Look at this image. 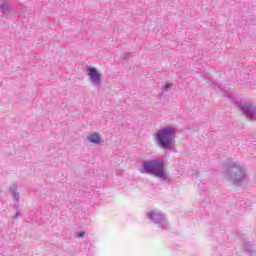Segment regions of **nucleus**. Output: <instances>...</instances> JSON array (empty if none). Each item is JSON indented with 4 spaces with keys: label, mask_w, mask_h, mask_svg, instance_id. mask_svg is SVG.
Listing matches in <instances>:
<instances>
[{
    "label": "nucleus",
    "mask_w": 256,
    "mask_h": 256,
    "mask_svg": "<svg viewBox=\"0 0 256 256\" xmlns=\"http://www.w3.org/2000/svg\"><path fill=\"white\" fill-rule=\"evenodd\" d=\"M224 177L234 185H241L249 181L247 169L239 162L228 163L227 170L224 172Z\"/></svg>",
    "instance_id": "f257e3e1"
},
{
    "label": "nucleus",
    "mask_w": 256,
    "mask_h": 256,
    "mask_svg": "<svg viewBox=\"0 0 256 256\" xmlns=\"http://www.w3.org/2000/svg\"><path fill=\"white\" fill-rule=\"evenodd\" d=\"M177 130L173 126H166L158 130L154 136V141L158 147L165 151H172L175 148V137Z\"/></svg>",
    "instance_id": "f03ea898"
},
{
    "label": "nucleus",
    "mask_w": 256,
    "mask_h": 256,
    "mask_svg": "<svg viewBox=\"0 0 256 256\" xmlns=\"http://www.w3.org/2000/svg\"><path fill=\"white\" fill-rule=\"evenodd\" d=\"M141 173H146L148 175H155L158 179L162 181L167 180V173H165V161L161 158H156L148 161L142 162Z\"/></svg>",
    "instance_id": "7ed1b4c3"
},
{
    "label": "nucleus",
    "mask_w": 256,
    "mask_h": 256,
    "mask_svg": "<svg viewBox=\"0 0 256 256\" xmlns=\"http://www.w3.org/2000/svg\"><path fill=\"white\" fill-rule=\"evenodd\" d=\"M86 75L94 89H101V87H103V74L99 69L88 66L86 67Z\"/></svg>",
    "instance_id": "20e7f679"
},
{
    "label": "nucleus",
    "mask_w": 256,
    "mask_h": 256,
    "mask_svg": "<svg viewBox=\"0 0 256 256\" xmlns=\"http://www.w3.org/2000/svg\"><path fill=\"white\" fill-rule=\"evenodd\" d=\"M239 109L249 121L256 119V105L251 102H242L239 104Z\"/></svg>",
    "instance_id": "39448f33"
},
{
    "label": "nucleus",
    "mask_w": 256,
    "mask_h": 256,
    "mask_svg": "<svg viewBox=\"0 0 256 256\" xmlns=\"http://www.w3.org/2000/svg\"><path fill=\"white\" fill-rule=\"evenodd\" d=\"M147 217H149L151 221H153V223L159 225L161 229H169V224H167V219L165 218V215L157 211H152L147 214Z\"/></svg>",
    "instance_id": "423d86ee"
},
{
    "label": "nucleus",
    "mask_w": 256,
    "mask_h": 256,
    "mask_svg": "<svg viewBox=\"0 0 256 256\" xmlns=\"http://www.w3.org/2000/svg\"><path fill=\"white\" fill-rule=\"evenodd\" d=\"M86 140L91 145H101L103 143V136L99 132H89L86 136Z\"/></svg>",
    "instance_id": "0eeeda50"
},
{
    "label": "nucleus",
    "mask_w": 256,
    "mask_h": 256,
    "mask_svg": "<svg viewBox=\"0 0 256 256\" xmlns=\"http://www.w3.org/2000/svg\"><path fill=\"white\" fill-rule=\"evenodd\" d=\"M208 83H209L210 87H213V89H215V91H222L224 97L231 98V94H229V92H227V90H223V87H221V84H219L213 80H210Z\"/></svg>",
    "instance_id": "6e6552de"
},
{
    "label": "nucleus",
    "mask_w": 256,
    "mask_h": 256,
    "mask_svg": "<svg viewBox=\"0 0 256 256\" xmlns=\"http://www.w3.org/2000/svg\"><path fill=\"white\" fill-rule=\"evenodd\" d=\"M11 9V6H9V2L4 1L0 4V13L2 15H7Z\"/></svg>",
    "instance_id": "1a4fd4ad"
},
{
    "label": "nucleus",
    "mask_w": 256,
    "mask_h": 256,
    "mask_svg": "<svg viewBox=\"0 0 256 256\" xmlns=\"http://www.w3.org/2000/svg\"><path fill=\"white\" fill-rule=\"evenodd\" d=\"M10 193L12 194V197L14 201L18 202L19 201V194L17 193V188H10Z\"/></svg>",
    "instance_id": "9d476101"
},
{
    "label": "nucleus",
    "mask_w": 256,
    "mask_h": 256,
    "mask_svg": "<svg viewBox=\"0 0 256 256\" xmlns=\"http://www.w3.org/2000/svg\"><path fill=\"white\" fill-rule=\"evenodd\" d=\"M171 87H173V83L166 82L165 85L163 86L162 90L166 93L167 91H169L171 89Z\"/></svg>",
    "instance_id": "9b49d317"
},
{
    "label": "nucleus",
    "mask_w": 256,
    "mask_h": 256,
    "mask_svg": "<svg viewBox=\"0 0 256 256\" xmlns=\"http://www.w3.org/2000/svg\"><path fill=\"white\" fill-rule=\"evenodd\" d=\"M78 237H79L80 239H83V237H85V232H80V233H78Z\"/></svg>",
    "instance_id": "f8f14e48"
},
{
    "label": "nucleus",
    "mask_w": 256,
    "mask_h": 256,
    "mask_svg": "<svg viewBox=\"0 0 256 256\" xmlns=\"http://www.w3.org/2000/svg\"><path fill=\"white\" fill-rule=\"evenodd\" d=\"M17 217H19V212L16 213L14 219H17Z\"/></svg>",
    "instance_id": "ddd939ff"
}]
</instances>
